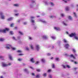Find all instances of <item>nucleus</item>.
<instances>
[{
  "label": "nucleus",
  "mask_w": 78,
  "mask_h": 78,
  "mask_svg": "<svg viewBox=\"0 0 78 78\" xmlns=\"http://www.w3.org/2000/svg\"><path fill=\"white\" fill-rule=\"evenodd\" d=\"M76 36V34L75 33H72L69 35L70 37H73V36H75V39L76 40H78V37Z\"/></svg>",
  "instance_id": "obj_1"
},
{
  "label": "nucleus",
  "mask_w": 78,
  "mask_h": 78,
  "mask_svg": "<svg viewBox=\"0 0 78 78\" xmlns=\"http://www.w3.org/2000/svg\"><path fill=\"white\" fill-rule=\"evenodd\" d=\"M9 30V29L8 28H5V29L0 30V32H2L3 33H6V31H8Z\"/></svg>",
  "instance_id": "obj_2"
},
{
  "label": "nucleus",
  "mask_w": 78,
  "mask_h": 78,
  "mask_svg": "<svg viewBox=\"0 0 78 78\" xmlns=\"http://www.w3.org/2000/svg\"><path fill=\"white\" fill-rule=\"evenodd\" d=\"M2 66L4 67H7V66H11V64L10 63H9V64H5V63H2Z\"/></svg>",
  "instance_id": "obj_3"
},
{
  "label": "nucleus",
  "mask_w": 78,
  "mask_h": 78,
  "mask_svg": "<svg viewBox=\"0 0 78 78\" xmlns=\"http://www.w3.org/2000/svg\"><path fill=\"white\" fill-rule=\"evenodd\" d=\"M69 46L70 45H69V44H65L64 47L66 48L67 49L68 48H69Z\"/></svg>",
  "instance_id": "obj_4"
},
{
  "label": "nucleus",
  "mask_w": 78,
  "mask_h": 78,
  "mask_svg": "<svg viewBox=\"0 0 78 78\" xmlns=\"http://www.w3.org/2000/svg\"><path fill=\"white\" fill-rule=\"evenodd\" d=\"M0 15L1 16V18L2 19H5V16L3 15V14L2 12H1L0 13Z\"/></svg>",
  "instance_id": "obj_5"
},
{
  "label": "nucleus",
  "mask_w": 78,
  "mask_h": 78,
  "mask_svg": "<svg viewBox=\"0 0 78 78\" xmlns=\"http://www.w3.org/2000/svg\"><path fill=\"white\" fill-rule=\"evenodd\" d=\"M34 18H35L34 17V16H31V18L32 19V20H31V22H32V23H34L35 22L34 20H33V19H34Z\"/></svg>",
  "instance_id": "obj_6"
},
{
  "label": "nucleus",
  "mask_w": 78,
  "mask_h": 78,
  "mask_svg": "<svg viewBox=\"0 0 78 78\" xmlns=\"http://www.w3.org/2000/svg\"><path fill=\"white\" fill-rule=\"evenodd\" d=\"M54 29L55 30H57V31H59L60 30V28L59 27H54Z\"/></svg>",
  "instance_id": "obj_7"
},
{
  "label": "nucleus",
  "mask_w": 78,
  "mask_h": 78,
  "mask_svg": "<svg viewBox=\"0 0 78 78\" xmlns=\"http://www.w3.org/2000/svg\"><path fill=\"white\" fill-rule=\"evenodd\" d=\"M30 61H31L32 63H34V62H35V61H34V60L33 58H31L30 60Z\"/></svg>",
  "instance_id": "obj_8"
},
{
  "label": "nucleus",
  "mask_w": 78,
  "mask_h": 78,
  "mask_svg": "<svg viewBox=\"0 0 78 78\" xmlns=\"http://www.w3.org/2000/svg\"><path fill=\"white\" fill-rule=\"evenodd\" d=\"M36 48L37 50V51H39V50L40 49L39 45H37L36 46Z\"/></svg>",
  "instance_id": "obj_9"
},
{
  "label": "nucleus",
  "mask_w": 78,
  "mask_h": 78,
  "mask_svg": "<svg viewBox=\"0 0 78 78\" xmlns=\"http://www.w3.org/2000/svg\"><path fill=\"white\" fill-rule=\"evenodd\" d=\"M70 57L71 58H73V59H76V58L74 56V55L73 54H71L70 55Z\"/></svg>",
  "instance_id": "obj_10"
},
{
  "label": "nucleus",
  "mask_w": 78,
  "mask_h": 78,
  "mask_svg": "<svg viewBox=\"0 0 78 78\" xmlns=\"http://www.w3.org/2000/svg\"><path fill=\"white\" fill-rule=\"evenodd\" d=\"M9 58L11 60H12V56H11V55H9Z\"/></svg>",
  "instance_id": "obj_11"
},
{
  "label": "nucleus",
  "mask_w": 78,
  "mask_h": 78,
  "mask_svg": "<svg viewBox=\"0 0 78 78\" xmlns=\"http://www.w3.org/2000/svg\"><path fill=\"white\" fill-rule=\"evenodd\" d=\"M7 45L8 46L6 47V48H7V49H10V48H9V47H11V45L8 44Z\"/></svg>",
  "instance_id": "obj_12"
},
{
  "label": "nucleus",
  "mask_w": 78,
  "mask_h": 78,
  "mask_svg": "<svg viewBox=\"0 0 78 78\" xmlns=\"http://www.w3.org/2000/svg\"><path fill=\"white\" fill-rule=\"evenodd\" d=\"M8 21H10V20H12V18H10L8 19Z\"/></svg>",
  "instance_id": "obj_13"
},
{
  "label": "nucleus",
  "mask_w": 78,
  "mask_h": 78,
  "mask_svg": "<svg viewBox=\"0 0 78 78\" xmlns=\"http://www.w3.org/2000/svg\"><path fill=\"white\" fill-rule=\"evenodd\" d=\"M64 42H65V43H67L68 42V41L66 40V39H64Z\"/></svg>",
  "instance_id": "obj_14"
},
{
  "label": "nucleus",
  "mask_w": 78,
  "mask_h": 78,
  "mask_svg": "<svg viewBox=\"0 0 78 78\" xmlns=\"http://www.w3.org/2000/svg\"><path fill=\"white\" fill-rule=\"evenodd\" d=\"M5 39L3 38H0V41H4Z\"/></svg>",
  "instance_id": "obj_15"
},
{
  "label": "nucleus",
  "mask_w": 78,
  "mask_h": 78,
  "mask_svg": "<svg viewBox=\"0 0 78 78\" xmlns=\"http://www.w3.org/2000/svg\"><path fill=\"white\" fill-rule=\"evenodd\" d=\"M47 73H44V74H43V76H44V77H46V76H47Z\"/></svg>",
  "instance_id": "obj_16"
},
{
  "label": "nucleus",
  "mask_w": 78,
  "mask_h": 78,
  "mask_svg": "<svg viewBox=\"0 0 78 78\" xmlns=\"http://www.w3.org/2000/svg\"><path fill=\"white\" fill-rule=\"evenodd\" d=\"M68 19H69L70 20H72V17H71V16H69L68 17Z\"/></svg>",
  "instance_id": "obj_17"
},
{
  "label": "nucleus",
  "mask_w": 78,
  "mask_h": 78,
  "mask_svg": "<svg viewBox=\"0 0 78 78\" xmlns=\"http://www.w3.org/2000/svg\"><path fill=\"white\" fill-rule=\"evenodd\" d=\"M14 6H16V7H18V6H19V5L17 4H15L14 5Z\"/></svg>",
  "instance_id": "obj_18"
},
{
  "label": "nucleus",
  "mask_w": 78,
  "mask_h": 78,
  "mask_svg": "<svg viewBox=\"0 0 78 78\" xmlns=\"http://www.w3.org/2000/svg\"><path fill=\"white\" fill-rule=\"evenodd\" d=\"M36 71L37 72H41V70L39 69H37Z\"/></svg>",
  "instance_id": "obj_19"
},
{
  "label": "nucleus",
  "mask_w": 78,
  "mask_h": 78,
  "mask_svg": "<svg viewBox=\"0 0 78 78\" xmlns=\"http://www.w3.org/2000/svg\"><path fill=\"white\" fill-rule=\"evenodd\" d=\"M72 51L74 53H76V50H75V49H73Z\"/></svg>",
  "instance_id": "obj_20"
},
{
  "label": "nucleus",
  "mask_w": 78,
  "mask_h": 78,
  "mask_svg": "<svg viewBox=\"0 0 78 78\" xmlns=\"http://www.w3.org/2000/svg\"><path fill=\"white\" fill-rule=\"evenodd\" d=\"M36 78H40V76H39V75H37L36 76Z\"/></svg>",
  "instance_id": "obj_21"
},
{
  "label": "nucleus",
  "mask_w": 78,
  "mask_h": 78,
  "mask_svg": "<svg viewBox=\"0 0 78 78\" xmlns=\"http://www.w3.org/2000/svg\"><path fill=\"white\" fill-rule=\"evenodd\" d=\"M73 14L75 17H77V16H76V13L75 12H74L73 13Z\"/></svg>",
  "instance_id": "obj_22"
},
{
  "label": "nucleus",
  "mask_w": 78,
  "mask_h": 78,
  "mask_svg": "<svg viewBox=\"0 0 78 78\" xmlns=\"http://www.w3.org/2000/svg\"><path fill=\"white\" fill-rule=\"evenodd\" d=\"M51 38H52V39H56V37H55L53 36L51 37Z\"/></svg>",
  "instance_id": "obj_23"
},
{
  "label": "nucleus",
  "mask_w": 78,
  "mask_h": 78,
  "mask_svg": "<svg viewBox=\"0 0 78 78\" xmlns=\"http://www.w3.org/2000/svg\"><path fill=\"white\" fill-rule=\"evenodd\" d=\"M17 52L18 53H22V51L20 50H19L17 51Z\"/></svg>",
  "instance_id": "obj_24"
},
{
  "label": "nucleus",
  "mask_w": 78,
  "mask_h": 78,
  "mask_svg": "<svg viewBox=\"0 0 78 78\" xmlns=\"http://www.w3.org/2000/svg\"><path fill=\"white\" fill-rule=\"evenodd\" d=\"M19 33L20 34H21V35H23V33H22V32L20 31H19Z\"/></svg>",
  "instance_id": "obj_25"
},
{
  "label": "nucleus",
  "mask_w": 78,
  "mask_h": 78,
  "mask_svg": "<svg viewBox=\"0 0 78 78\" xmlns=\"http://www.w3.org/2000/svg\"><path fill=\"white\" fill-rule=\"evenodd\" d=\"M10 34H11L12 35L13 34V32L12 31H10Z\"/></svg>",
  "instance_id": "obj_26"
},
{
  "label": "nucleus",
  "mask_w": 78,
  "mask_h": 78,
  "mask_svg": "<svg viewBox=\"0 0 78 78\" xmlns=\"http://www.w3.org/2000/svg\"><path fill=\"white\" fill-rule=\"evenodd\" d=\"M30 48L32 50L34 48H33V45H31L30 46Z\"/></svg>",
  "instance_id": "obj_27"
},
{
  "label": "nucleus",
  "mask_w": 78,
  "mask_h": 78,
  "mask_svg": "<svg viewBox=\"0 0 78 78\" xmlns=\"http://www.w3.org/2000/svg\"><path fill=\"white\" fill-rule=\"evenodd\" d=\"M13 26H14V24L12 23L10 25V27H13Z\"/></svg>",
  "instance_id": "obj_28"
},
{
  "label": "nucleus",
  "mask_w": 78,
  "mask_h": 78,
  "mask_svg": "<svg viewBox=\"0 0 78 78\" xmlns=\"http://www.w3.org/2000/svg\"><path fill=\"white\" fill-rule=\"evenodd\" d=\"M41 61L43 62H45V60L44 59H41Z\"/></svg>",
  "instance_id": "obj_29"
},
{
  "label": "nucleus",
  "mask_w": 78,
  "mask_h": 78,
  "mask_svg": "<svg viewBox=\"0 0 78 78\" xmlns=\"http://www.w3.org/2000/svg\"><path fill=\"white\" fill-rule=\"evenodd\" d=\"M22 60V58H19L18 59V61H21Z\"/></svg>",
  "instance_id": "obj_30"
},
{
  "label": "nucleus",
  "mask_w": 78,
  "mask_h": 78,
  "mask_svg": "<svg viewBox=\"0 0 78 78\" xmlns=\"http://www.w3.org/2000/svg\"><path fill=\"white\" fill-rule=\"evenodd\" d=\"M66 67H67V68H68V69H70V66H69V65H66Z\"/></svg>",
  "instance_id": "obj_31"
},
{
  "label": "nucleus",
  "mask_w": 78,
  "mask_h": 78,
  "mask_svg": "<svg viewBox=\"0 0 78 78\" xmlns=\"http://www.w3.org/2000/svg\"><path fill=\"white\" fill-rule=\"evenodd\" d=\"M66 9L67 11H69V7H67L66 8Z\"/></svg>",
  "instance_id": "obj_32"
},
{
  "label": "nucleus",
  "mask_w": 78,
  "mask_h": 78,
  "mask_svg": "<svg viewBox=\"0 0 78 78\" xmlns=\"http://www.w3.org/2000/svg\"><path fill=\"white\" fill-rule=\"evenodd\" d=\"M52 68H55V64H52Z\"/></svg>",
  "instance_id": "obj_33"
},
{
  "label": "nucleus",
  "mask_w": 78,
  "mask_h": 78,
  "mask_svg": "<svg viewBox=\"0 0 78 78\" xmlns=\"http://www.w3.org/2000/svg\"><path fill=\"white\" fill-rule=\"evenodd\" d=\"M63 23L64 25H65V26H67V24L65 23L64 22H63Z\"/></svg>",
  "instance_id": "obj_34"
},
{
  "label": "nucleus",
  "mask_w": 78,
  "mask_h": 78,
  "mask_svg": "<svg viewBox=\"0 0 78 78\" xmlns=\"http://www.w3.org/2000/svg\"><path fill=\"white\" fill-rule=\"evenodd\" d=\"M12 50H16V48H12Z\"/></svg>",
  "instance_id": "obj_35"
},
{
  "label": "nucleus",
  "mask_w": 78,
  "mask_h": 78,
  "mask_svg": "<svg viewBox=\"0 0 78 78\" xmlns=\"http://www.w3.org/2000/svg\"><path fill=\"white\" fill-rule=\"evenodd\" d=\"M51 69H49L48 71V73L51 72Z\"/></svg>",
  "instance_id": "obj_36"
},
{
  "label": "nucleus",
  "mask_w": 78,
  "mask_h": 78,
  "mask_svg": "<svg viewBox=\"0 0 78 78\" xmlns=\"http://www.w3.org/2000/svg\"><path fill=\"white\" fill-rule=\"evenodd\" d=\"M49 77L50 78H52V77L51 76L50 74L49 75Z\"/></svg>",
  "instance_id": "obj_37"
},
{
  "label": "nucleus",
  "mask_w": 78,
  "mask_h": 78,
  "mask_svg": "<svg viewBox=\"0 0 78 78\" xmlns=\"http://www.w3.org/2000/svg\"><path fill=\"white\" fill-rule=\"evenodd\" d=\"M23 55V54H19V56H22Z\"/></svg>",
  "instance_id": "obj_38"
},
{
  "label": "nucleus",
  "mask_w": 78,
  "mask_h": 78,
  "mask_svg": "<svg viewBox=\"0 0 78 78\" xmlns=\"http://www.w3.org/2000/svg\"><path fill=\"white\" fill-rule=\"evenodd\" d=\"M39 61H37L36 62V63H35V64H39Z\"/></svg>",
  "instance_id": "obj_39"
},
{
  "label": "nucleus",
  "mask_w": 78,
  "mask_h": 78,
  "mask_svg": "<svg viewBox=\"0 0 78 78\" xmlns=\"http://www.w3.org/2000/svg\"><path fill=\"white\" fill-rule=\"evenodd\" d=\"M61 15L62 17H64V15L63 14H61Z\"/></svg>",
  "instance_id": "obj_40"
},
{
  "label": "nucleus",
  "mask_w": 78,
  "mask_h": 78,
  "mask_svg": "<svg viewBox=\"0 0 78 78\" xmlns=\"http://www.w3.org/2000/svg\"><path fill=\"white\" fill-rule=\"evenodd\" d=\"M43 38L44 39H47V36H44V37H43Z\"/></svg>",
  "instance_id": "obj_41"
},
{
  "label": "nucleus",
  "mask_w": 78,
  "mask_h": 78,
  "mask_svg": "<svg viewBox=\"0 0 78 78\" xmlns=\"http://www.w3.org/2000/svg\"><path fill=\"white\" fill-rule=\"evenodd\" d=\"M51 4L52 6H54V4L52 2L51 3Z\"/></svg>",
  "instance_id": "obj_42"
},
{
  "label": "nucleus",
  "mask_w": 78,
  "mask_h": 78,
  "mask_svg": "<svg viewBox=\"0 0 78 78\" xmlns=\"http://www.w3.org/2000/svg\"><path fill=\"white\" fill-rule=\"evenodd\" d=\"M50 55H51V54L50 53H48L47 54V55L48 56H50Z\"/></svg>",
  "instance_id": "obj_43"
},
{
  "label": "nucleus",
  "mask_w": 78,
  "mask_h": 78,
  "mask_svg": "<svg viewBox=\"0 0 78 78\" xmlns=\"http://www.w3.org/2000/svg\"><path fill=\"white\" fill-rule=\"evenodd\" d=\"M26 50H27V51H29V48H26Z\"/></svg>",
  "instance_id": "obj_44"
},
{
  "label": "nucleus",
  "mask_w": 78,
  "mask_h": 78,
  "mask_svg": "<svg viewBox=\"0 0 78 78\" xmlns=\"http://www.w3.org/2000/svg\"><path fill=\"white\" fill-rule=\"evenodd\" d=\"M74 63L75 64H78V63L77 62H74Z\"/></svg>",
  "instance_id": "obj_45"
},
{
  "label": "nucleus",
  "mask_w": 78,
  "mask_h": 78,
  "mask_svg": "<svg viewBox=\"0 0 78 78\" xmlns=\"http://www.w3.org/2000/svg\"><path fill=\"white\" fill-rule=\"evenodd\" d=\"M63 1L65 3H67V2L65 0H63Z\"/></svg>",
  "instance_id": "obj_46"
},
{
  "label": "nucleus",
  "mask_w": 78,
  "mask_h": 78,
  "mask_svg": "<svg viewBox=\"0 0 78 78\" xmlns=\"http://www.w3.org/2000/svg\"><path fill=\"white\" fill-rule=\"evenodd\" d=\"M59 58H55V60H57V61H58L59 60Z\"/></svg>",
  "instance_id": "obj_47"
},
{
  "label": "nucleus",
  "mask_w": 78,
  "mask_h": 78,
  "mask_svg": "<svg viewBox=\"0 0 78 78\" xmlns=\"http://www.w3.org/2000/svg\"><path fill=\"white\" fill-rule=\"evenodd\" d=\"M13 39H14V40H16V38L14 37H12Z\"/></svg>",
  "instance_id": "obj_48"
},
{
  "label": "nucleus",
  "mask_w": 78,
  "mask_h": 78,
  "mask_svg": "<svg viewBox=\"0 0 78 78\" xmlns=\"http://www.w3.org/2000/svg\"><path fill=\"white\" fill-rule=\"evenodd\" d=\"M62 67L64 68V69H66V66L64 65H62Z\"/></svg>",
  "instance_id": "obj_49"
},
{
  "label": "nucleus",
  "mask_w": 78,
  "mask_h": 78,
  "mask_svg": "<svg viewBox=\"0 0 78 78\" xmlns=\"http://www.w3.org/2000/svg\"><path fill=\"white\" fill-rule=\"evenodd\" d=\"M24 70L25 72H27V69H25Z\"/></svg>",
  "instance_id": "obj_50"
},
{
  "label": "nucleus",
  "mask_w": 78,
  "mask_h": 78,
  "mask_svg": "<svg viewBox=\"0 0 78 78\" xmlns=\"http://www.w3.org/2000/svg\"><path fill=\"white\" fill-rule=\"evenodd\" d=\"M32 75H33L34 76L35 75V74H34V73H32Z\"/></svg>",
  "instance_id": "obj_51"
},
{
  "label": "nucleus",
  "mask_w": 78,
  "mask_h": 78,
  "mask_svg": "<svg viewBox=\"0 0 78 78\" xmlns=\"http://www.w3.org/2000/svg\"><path fill=\"white\" fill-rule=\"evenodd\" d=\"M29 39H30V40H31L32 39V38H31V37H29Z\"/></svg>",
  "instance_id": "obj_52"
},
{
  "label": "nucleus",
  "mask_w": 78,
  "mask_h": 78,
  "mask_svg": "<svg viewBox=\"0 0 78 78\" xmlns=\"http://www.w3.org/2000/svg\"><path fill=\"white\" fill-rule=\"evenodd\" d=\"M24 25H26V24H27V22H24Z\"/></svg>",
  "instance_id": "obj_53"
},
{
  "label": "nucleus",
  "mask_w": 78,
  "mask_h": 78,
  "mask_svg": "<svg viewBox=\"0 0 78 78\" xmlns=\"http://www.w3.org/2000/svg\"><path fill=\"white\" fill-rule=\"evenodd\" d=\"M0 58H3V57L2 56H0Z\"/></svg>",
  "instance_id": "obj_54"
},
{
  "label": "nucleus",
  "mask_w": 78,
  "mask_h": 78,
  "mask_svg": "<svg viewBox=\"0 0 78 78\" xmlns=\"http://www.w3.org/2000/svg\"><path fill=\"white\" fill-rule=\"evenodd\" d=\"M71 62H74V60H71Z\"/></svg>",
  "instance_id": "obj_55"
},
{
  "label": "nucleus",
  "mask_w": 78,
  "mask_h": 78,
  "mask_svg": "<svg viewBox=\"0 0 78 78\" xmlns=\"http://www.w3.org/2000/svg\"><path fill=\"white\" fill-rule=\"evenodd\" d=\"M74 70H76V69H77V68H74Z\"/></svg>",
  "instance_id": "obj_56"
},
{
  "label": "nucleus",
  "mask_w": 78,
  "mask_h": 78,
  "mask_svg": "<svg viewBox=\"0 0 78 78\" xmlns=\"http://www.w3.org/2000/svg\"><path fill=\"white\" fill-rule=\"evenodd\" d=\"M19 13L18 14H15V16H18V15H19Z\"/></svg>",
  "instance_id": "obj_57"
},
{
  "label": "nucleus",
  "mask_w": 78,
  "mask_h": 78,
  "mask_svg": "<svg viewBox=\"0 0 78 78\" xmlns=\"http://www.w3.org/2000/svg\"><path fill=\"white\" fill-rule=\"evenodd\" d=\"M53 16H50V18H53Z\"/></svg>",
  "instance_id": "obj_58"
},
{
  "label": "nucleus",
  "mask_w": 78,
  "mask_h": 78,
  "mask_svg": "<svg viewBox=\"0 0 78 78\" xmlns=\"http://www.w3.org/2000/svg\"><path fill=\"white\" fill-rule=\"evenodd\" d=\"M53 59V57L51 58V59Z\"/></svg>",
  "instance_id": "obj_59"
},
{
  "label": "nucleus",
  "mask_w": 78,
  "mask_h": 78,
  "mask_svg": "<svg viewBox=\"0 0 78 78\" xmlns=\"http://www.w3.org/2000/svg\"><path fill=\"white\" fill-rule=\"evenodd\" d=\"M65 56H67V54H65Z\"/></svg>",
  "instance_id": "obj_60"
},
{
  "label": "nucleus",
  "mask_w": 78,
  "mask_h": 78,
  "mask_svg": "<svg viewBox=\"0 0 78 78\" xmlns=\"http://www.w3.org/2000/svg\"><path fill=\"white\" fill-rule=\"evenodd\" d=\"M75 56H77V54H75Z\"/></svg>",
  "instance_id": "obj_61"
},
{
  "label": "nucleus",
  "mask_w": 78,
  "mask_h": 78,
  "mask_svg": "<svg viewBox=\"0 0 78 78\" xmlns=\"http://www.w3.org/2000/svg\"><path fill=\"white\" fill-rule=\"evenodd\" d=\"M42 22H43V23H45V21H42Z\"/></svg>",
  "instance_id": "obj_62"
},
{
  "label": "nucleus",
  "mask_w": 78,
  "mask_h": 78,
  "mask_svg": "<svg viewBox=\"0 0 78 78\" xmlns=\"http://www.w3.org/2000/svg\"><path fill=\"white\" fill-rule=\"evenodd\" d=\"M1 78H3V76H1Z\"/></svg>",
  "instance_id": "obj_63"
},
{
  "label": "nucleus",
  "mask_w": 78,
  "mask_h": 78,
  "mask_svg": "<svg viewBox=\"0 0 78 78\" xmlns=\"http://www.w3.org/2000/svg\"><path fill=\"white\" fill-rule=\"evenodd\" d=\"M18 22H20V20H18L17 21Z\"/></svg>",
  "instance_id": "obj_64"
}]
</instances>
